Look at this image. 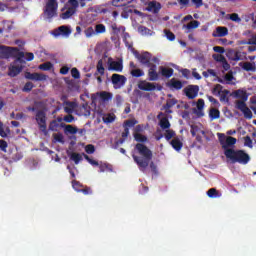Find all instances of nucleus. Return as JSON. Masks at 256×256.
Returning a JSON list of instances; mask_svg holds the SVG:
<instances>
[{
	"instance_id": "1",
	"label": "nucleus",
	"mask_w": 256,
	"mask_h": 256,
	"mask_svg": "<svg viewBox=\"0 0 256 256\" xmlns=\"http://www.w3.org/2000/svg\"><path fill=\"white\" fill-rule=\"evenodd\" d=\"M135 151L141 156L135 154L132 155L134 162L138 165L139 170L144 172L147 170V167L150 166V169L153 173H157V166L154 162H151L153 159L152 150L144 145L143 143H137L135 146Z\"/></svg>"
},
{
	"instance_id": "2",
	"label": "nucleus",
	"mask_w": 256,
	"mask_h": 256,
	"mask_svg": "<svg viewBox=\"0 0 256 256\" xmlns=\"http://www.w3.org/2000/svg\"><path fill=\"white\" fill-rule=\"evenodd\" d=\"M226 159L232 164L248 165L251 162V156L243 149L226 150Z\"/></svg>"
},
{
	"instance_id": "3",
	"label": "nucleus",
	"mask_w": 256,
	"mask_h": 256,
	"mask_svg": "<svg viewBox=\"0 0 256 256\" xmlns=\"http://www.w3.org/2000/svg\"><path fill=\"white\" fill-rule=\"evenodd\" d=\"M25 57V53L19 51L17 47H10L5 45H0V59H9L15 58L14 63L23 64L25 61L23 60Z\"/></svg>"
},
{
	"instance_id": "4",
	"label": "nucleus",
	"mask_w": 256,
	"mask_h": 256,
	"mask_svg": "<svg viewBox=\"0 0 256 256\" xmlns=\"http://www.w3.org/2000/svg\"><path fill=\"white\" fill-rule=\"evenodd\" d=\"M218 141L220 146L224 150V156H226L227 150H234L233 148L237 143V139L233 136H226L224 133H217Z\"/></svg>"
},
{
	"instance_id": "5",
	"label": "nucleus",
	"mask_w": 256,
	"mask_h": 256,
	"mask_svg": "<svg viewBox=\"0 0 256 256\" xmlns=\"http://www.w3.org/2000/svg\"><path fill=\"white\" fill-rule=\"evenodd\" d=\"M134 55L138 59V61L146 67H150L151 65H154V63L159 62V59L153 57L150 52H142L141 54L139 52H135Z\"/></svg>"
},
{
	"instance_id": "6",
	"label": "nucleus",
	"mask_w": 256,
	"mask_h": 256,
	"mask_svg": "<svg viewBox=\"0 0 256 256\" xmlns=\"http://www.w3.org/2000/svg\"><path fill=\"white\" fill-rule=\"evenodd\" d=\"M58 10V2L57 0H48L45 9H44V17L46 20H51L57 16Z\"/></svg>"
},
{
	"instance_id": "7",
	"label": "nucleus",
	"mask_w": 256,
	"mask_h": 256,
	"mask_svg": "<svg viewBox=\"0 0 256 256\" xmlns=\"http://www.w3.org/2000/svg\"><path fill=\"white\" fill-rule=\"evenodd\" d=\"M36 121L39 129L44 135H47L46 113L43 110H38L36 113Z\"/></svg>"
},
{
	"instance_id": "8",
	"label": "nucleus",
	"mask_w": 256,
	"mask_h": 256,
	"mask_svg": "<svg viewBox=\"0 0 256 256\" xmlns=\"http://www.w3.org/2000/svg\"><path fill=\"white\" fill-rule=\"evenodd\" d=\"M111 83L115 89H121L127 83V78L124 75L114 73L111 76Z\"/></svg>"
},
{
	"instance_id": "9",
	"label": "nucleus",
	"mask_w": 256,
	"mask_h": 256,
	"mask_svg": "<svg viewBox=\"0 0 256 256\" xmlns=\"http://www.w3.org/2000/svg\"><path fill=\"white\" fill-rule=\"evenodd\" d=\"M138 88L142 91H154L156 89L158 91H161L163 89V87L160 84L147 82L145 80H140L139 81Z\"/></svg>"
},
{
	"instance_id": "10",
	"label": "nucleus",
	"mask_w": 256,
	"mask_h": 256,
	"mask_svg": "<svg viewBox=\"0 0 256 256\" xmlns=\"http://www.w3.org/2000/svg\"><path fill=\"white\" fill-rule=\"evenodd\" d=\"M25 79L34 81V82H43L46 81L47 76L43 73L34 72L31 73L29 71H26L24 74Z\"/></svg>"
},
{
	"instance_id": "11",
	"label": "nucleus",
	"mask_w": 256,
	"mask_h": 256,
	"mask_svg": "<svg viewBox=\"0 0 256 256\" xmlns=\"http://www.w3.org/2000/svg\"><path fill=\"white\" fill-rule=\"evenodd\" d=\"M236 109L241 111L246 119L253 118V113L251 109L247 106L246 102H240V101L236 102Z\"/></svg>"
},
{
	"instance_id": "12",
	"label": "nucleus",
	"mask_w": 256,
	"mask_h": 256,
	"mask_svg": "<svg viewBox=\"0 0 256 256\" xmlns=\"http://www.w3.org/2000/svg\"><path fill=\"white\" fill-rule=\"evenodd\" d=\"M71 33H72V29L70 26L61 25L60 27H58L53 31L52 35L55 37H59V36L69 37Z\"/></svg>"
},
{
	"instance_id": "13",
	"label": "nucleus",
	"mask_w": 256,
	"mask_h": 256,
	"mask_svg": "<svg viewBox=\"0 0 256 256\" xmlns=\"http://www.w3.org/2000/svg\"><path fill=\"white\" fill-rule=\"evenodd\" d=\"M183 92L188 99L193 100L198 96L199 86L189 85L188 87L184 88Z\"/></svg>"
},
{
	"instance_id": "14",
	"label": "nucleus",
	"mask_w": 256,
	"mask_h": 256,
	"mask_svg": "<svg viewBox=\"0 0 256 256\" xmlns=\"http://www.w3.org/2000/svg\"><path fill=\"white\" fill-rule=\"evenodd\" d=\"M148 80L150 82H156L160 79L159 73L157 72V65L152 64L151 66L148 67Z\"/></svg>"
},
{
	"instance_id": "15",
	"label": "nucleus",
	"mask_w": 256,
	"mask_h": 256,
	"mask_svg": "<svg viewBox=\"0 0 256 256\" xmlns=\"http://www.w3.org/2000/svg\"><path fill=\"white\" fill-rule=\"evenodd\" d=\"M123 69H124V66L121 61H112V59L109 58V67H108L109 71H115V72L121 73L123 72Z\"/></svg>"
},
{
	"instance_id": "16",
	"label": "nucleus",
	"mask_w": 256,
	"mask_h": 256,
	"mask_svg": "<svg viewBox=\"0 0 256 256\" xmlns=\"http://www.w3.org/2000/svg\"><path fill=\"white\" fill-rule=\"evenodd\" d=\"M61 106L64 110V113L71 115L74 113V110L77 107V104L76 102H70L69 100H66L62 102Z\"/></svg>"
},
{
	"instance_id": "17",
	"label": "nucleus",
	"mask_w": 256,
	"mask_h": 256,
	"mask_svg": "<svg viewBox=\"0 0 256 256\" xmlns=\"http://www.w3.org/2000/svg\"><path fill=\"white\" fill-rule=\"evenodd\" d=\"M18 63H13V65H11L9 67V72L8 75L11 78L17 77L22 71H23V66L22 65H17Z\"/></svg>"
},
{
	"instance_id": "18",
	"label": "nucleus",
	"mask_w": 256,
	"mask_h": 256,
	"mask_svg": "<svg viewBox=\"0 0 256 256\" xmlns=\"http://www.w3.org/2000/svg\"><path fill=\"white\" fill-rule=\"evenodd\" d=\"M167 87H169L171 90H181L184 87V83L181 80H177L176 78H172L167 83Z\"/></svg>"
},
{
	"instance_id": "19",
	"label": "nucleus",
	"mask_w": 256,
	"mask_h": 256,
	"mask_svg": "<svg viewBox=\"0 0 256 256\" xmlns=\"http://www.w3.org/2000/svg\"><path fill=\"white\" fill-rule=\"evenodd\" d=\"M226 57H228L232 61L243 60V55L241 54V52L234 49H229L228 53H226Z\"/></svg>"
},
{
	"instance_id": "20",
	"label": "nucleus",
	"mask_w": 256,
	"mask_h": 256,
	"mask_svg": "<svg viewBox=\"0 0 256 256\" xmlns=\"http://www.w3.org/2000/svg\"><path fill=\"white\" fill-rule=\"evenodd\" d=\"M161 10V4L155 1L149 2L146 8V11L151 12L153 14H158Z\"/></svg>"
},
{
	"instance_id": "21",
	"label": "nucleus",
	"mask_w": 256,
	"mask_h": 256,
	"mask_svg": "<svg viewBox=\"0 0 256 256\" xmlns=\"http://www.w3.org/2000/svg\"><path fill=\"white\" fill-rule=\"evenodd\" d=\"M159 74L162 75V77H164L166 79H170L174 74V70H173V68H167L164 66H160Z\"/></svg>"
},
{
	"instance_id": "22",
	"label": "nucleus",
	"mask_w": 256,
	"mask_h": 256,
	"mask_svg": "<svg viewBox=\"0 0 256 256\" xmlns=\"http://www.w3.org/2000/svg\"><path fill=\"white\" fill-rule=\"evenodd\" d=\"M170 145L171 147H173L174 150L176 151H181L184 147V144L182 142V140L179 137H174L171 141H170Z\"/></svg>"
},
{
	"instance_id": "23",
	"label": "nucleus",
	"mask_w": 256,
	"mask_h": 256,
	"mask_svg": "<svg viewBox=\"0 0 256 256\" xmlns=\"http://www.w3.org/2000/svg\"><path fill=\"white\" fill-rule=\"evenodd\" d=\"M234 96H235L236 98H238V99H241V100H239V101H240V102H244V103H246V102L248 101V99H249V96H248L247 92H246V91H243V90H237V91H235V92H234Z\"/></svg>"
},
{
	"instance_id": "24",
	"label": "nucleus",
	"mask_w": 256,
	"mask_h": 256,
	"mask_svg": "<svg viewBox=\"0 0 256 256\" xmlns=\"http://www.w3.org/2000/svg\"><path fill=\"white\" fill-rule=\"evenodd\" d=\"M205 106V102L203 99H199L197 102V109L194 108V114H197L198 117H203L204 113H203V108Z\"/></svg>"
},
{
	"instance_id": "25",
	"label": "nucleus",
	"mask_w": 256,
	"mask_h": 256,
	"mask_svg": "<svg viewBox=\"0 0 256 256\" xmlns=\"http://www.w3.org/2000/svg\"><path fill=\"white\" fill-rule=\"evenodd\" d=\"M177 103H178V100H176L175 98L168 99L167 103L164 105V110L166 111V113L172 114L171 108H173Z\"/></svg>"
},
{
	"instance_id": "26",
	"label": "nucleus",
	"mask_w": 256,
	"mask_h": 256,
	"mask_svg": "<svg viewBox=\"0 0 256 256\" xmlns=\"http://www.w3.org/2000/svg\"><path fill=\"white\" fill-rule=\"evenodd\" d=\"M76 13V10L74 8H67L66 11L62 12L60 14V18L62 20H68L70 19L74 14Z\"/></svg>"
},
{
	"instance_id": "27",
	"label": "nucleus",
	"mask_w": 256,
	"mask_h": 256,
	"mask_svg": "<svg viewBox=\"0 0 256 256\" xmlns=\"http://www.w3.org/2000/svg\"><path fill=\"white\" fill-rule=\"evenodd\" d=\"M216 33L217 35H213L214 37H225L229 34V30L227 27L220 26L216 28Z\"/></svg>"
},
{
	"instance_id": "28",
	"label": "nucleus",
	"mask_w": 256,
	"mask_h": 256,
	"mask_svg": "<svg viewBox=\"0 0 256 256\" xmlns=\"http://www.w3.org/2000/svg\"><path fill=\"white\" fill-rule=\"evenodd\" d=\"M221 116V113H220V110L217 109V108H211L210 111H209V117H210V120L213 121V120H216V119H219Z\"/></svg>"
},
{
	"instance_id": "29",
	"label": "nucleus",
	"mask_w": 256,
	"mask_h": 256,
	"mask_svg": "<svg viewBox=\"0 0 256 256\" xmlns=\"http://www.w3.org/2000/svg\"><path fill=\"white\" fill-rule=\"evenodd\" d=\"M159 126H160V128H162L163 130H169L170 127H171V124H170L168 118H167V117H164V118L160 119V121H159Z\"/></svg>"
},
{
	"instance_id": "30",
	"label": "nucleus",
	"mask_w": 256,
	"mask_h": 256,
	"mask_svg": "<svg viewBox=\"0 0 256 256\" xmlns=\"http://www.w3.org/2000/svg\"><path fill=\"white\" fill-rule=\"evenodd\" d=\"M130 75L134 78H141L144 76V71L141 68H133L130 70Z\"/></svg>"
},
{
	"instance_id": "31",
	"label": "nucleus",
	"mask_w": 256,
	"mask_h": 256,
	"mask_svg": "<svg viewBox=\"0 0 256 256\" xmlns=\"http://www.w3.org/2000/svg\"><path fill=\"white\" fill-rule=\"evenodd\" d=\"M115 118H117V116H115L114 113H107L103 116V121L106 124H110L112 122H115Z\"/></svg>"
},
{
	"instance_id": "32",
	"label": "nucleus",
	"mask_w": 256,
	"mask_h": 256,
	"mask_svg": "<svg viewBox=\"0 0 256 256\" xmlns=\"http://www.w3.org/2000/svg\"><path fill=\"white\" fill-rule=\"evenodd\" d=\"M200 25V22L198 20H193L189 22L187 25H183V28H186L187 30L196 29Z\"/></svg>"
},
{
	"instance_id": "33",
	"label": "nucleus",
	"mask_w": 256,
	"mask_h": 256,
	"mask_svg": "<svg viewBox=\"0 0 256 256\" xmlns=\"http://www.w3.org/2000/svg\"><path fill=\"white\" fill-rule=\"evenodd\" d=\"M135 141L138 143H146L147 136L141 134V133H135L134 134Z\"/></svg>"
},
{
	"instance_id": "34",
	"label": "nucleus",
	"mask_w": 256,
	"mask_h": 256,
	"mask_svg": "<svg viewBox=\"0 0 256 256\" xmlns=\"http://www.w3.org/2000/svg\"><path fill=\"white\" fill-rule=\"evenodd\" d=\"M244 147H248L249 149H253V140L251 136L246 135L244 137Z\"/></svg>"
},
{
	"instance_id": "35",
	"label": "nucleus",
	"mask_w": 256,
	"mask_h": 256,
	"mask_svg": "<svg viewBox=\"0 0 256 256\" xmlns=\"http://www.w3.org/2000/svg\"><path fill=\"white\" fill-rule=\"evenodd\" d=\"M54 65L51 62L43 63L39 66V69L42 71H51L53 69Z\"/></svg>"
},
{
	"instance_id": "36",
	"label": "nucleus",
	"mask_w": 256,
	"mask_h": 256,
	"mask_svg": "<svg viewBox=\"0 0 256 256\" xmlns=\"http://www.w3.org/2000/svg\"><path fill=\"white\" fill-rule=\"evenodd\" d=\"M138 32L141 34V35H152V30L145 27V26H139L138 27Z\"/></svg>"
},
{
	"instance_id": "37",
	"label": "nucleus",
	"mask_w": 256,
	"mask_h": 256,
	"mask_svg": "<svg viewBox=\"0 0 256 256\" xmlns=\"http://www.w3.org/2000/svg\"><path fill=\"white\" fill-rule=\"evenodd\" d=\"M100 98L104 101V102H108L112 99V94L106 91H103L100 93Z\"/></svg>"
},
{
	"instance_id": "38",
	"label": "nucleus",
	"mask_w": 256,
	"mask_h": 256,
	"mask_svg": "<svg viewBox=\"0 0 256 256\" xmlns=\"http://www.w3.org/2000/svg\"><path fill=\"white\" fill-rule=\"evenodd\" d=\"M70 159L73 160L76 165H78V163L83 160V156H81L79 153H72Z\"/></svg>"
},
{
	"instance_id": "39",
	"label": "nucleus",
	"mask_w": 256,
	"mask_h": 256,
	"mask_svg": "<svg viewBox=\"0 0 256 256\" xmlns=\"http://www.w3.org/2000/svg\"><path fill=\"white\" fill-rule=\"evenodd\" d=\"M96 70L98 71V74H100L101 76L104 75L105 68L103 66V61L102 60H98V64L96 65Z\"/></svg>"
},
{
	"instance_id": "40",
	"label": "nucleus",
	"mask_w": 256,
	"mask_h": 256,
	"mask_svg": "<svg viewBox=\"0 0 256 256\" xmlns=\"http://www.w3.org/2000/svg\"><path fill=\"white\" fill-rule=\"evenodd\" d=\"M60 128V124L57 121L53 120L49 124V130L53 132H57Z\"/></svg>"
},
{
	"instance_id": "41",
	"label": "nucleus",
	"mask_w": 256,
	"mask_h": 256,
	"mask_svg": "<svg viewBox=\"0 0 256 256\" xmlns=\"http://www.w3.org/2000/svg\"><path fill=\"white\" fill-rule=\"evenodd\" d=\"M106 32V27L104 24L95 25V33L96 34H103Z\"/></svg>"
},
{
	"instance_id": "42",
	"label": "nucleus",
	"mask_w": 256,
	"mask_h": 256,
	"mask_svg": "<svg viewBox=\"0 0 256 256\" xmlns=\"http://www.w3.org/2000/svg\"><path fill=\"white\" fill-rule=\"evenodd\" d=\"M228 19L233 21L234 23H241V18L237 13L229 14Z\"/></svg>"
},
{
	"instance_id": "43",
	"label": "nucleus",
	"mask_w": 256,
	"mask_h": 256,
	"mask_svg": "<svg viewBox=\"0 0 256 256\" xmlns=\"http://www.w3.org/2000/svg\"><path fill=\"white\" fill-rule=\"evenodd\" d=\"M176 133L174 130L167 129L165 133V138L169 142L171 139L175 138Z\"/></svg>"
},
{
	"instance_id": "44",
	"label": "nucleus",
	"mask_w": 256,
	"mask_h": 256,
	"mask_svg": "<svg viewBox=\"0 0 256 256\" xmlns=\"http://www.w3.org/2000/svg\"><path fill=\"white\" fill-rule=\"evenodd\" d=\"M34 87L35 86L32 82H26L24 87L22 88V91L28 93V92H31Z\"/></svg>"
},
{
	"instance_id": "45",
	"label": "nucleus",
	"mask_w": 256,
	"mask_h": 256,
	"mask_svg": "<svg viewBox=\"0 0 256 256\" xmlns=\"http://www.w3.org/2000/svg\"><path fill=\"white\" fill-rule=\"evenodd\" d=\"M222 89H223V86L220 85V84H216L212 90V93L216 96H219L221 95V92H222Z\"/></svg>"
},
{
	"instance_id": "46",
	"label": "nucleus",
	"mask_w": 256,
	"mask_h": 256,
	"mask_svg": "<svg viewBox=\"0 0 256 256\" xmlns=\"http://www.w3.org/2000/svg\"><path fill=\"white\" fill-rule=\"evenodd\" d=\"M72 186L74 190L77 191L78 193H80L81 188H83V184H81L79 181H76V180L72 181Z\"/></svg>"
},
{
	"instance_id": "47",
	"label": "nucleus",
	"mask_w": 256,
	"mask_h": 256,
	"mask_svg": "<svg viewBox=\"0 0 256 256\" xmlns=\"http://www.w3.org/2000/svg\"><path fill=\"white\" fill-rule=\"evenodd\" d=\"M99 168H100V172L101 173H104L105 171H112V165H110V164H101L100 166H99Z\"/></svg>"
},
{
	"instance_id": "48",
	"label": "nucleus",
	"mask_w": 256,
	"mask_h": 256,
	"mask_svg": "<svg viewBox=\"0 0 256 256\" xmlns=\"http://www.w3.org/2000/svg\"><path fill=\"white\" fill-rule=\"evenodd\" d=\"M53 138L58 143H64V136L62 133H55L53 134Z\"/></svg>"
},
{
	"instance_id": "49",
	"label": "nucleus",
	"mask_w": 256,
	"mask_h": 256,
	"mask_svg": "<svg viewBox=\"0 0 256 256\" xmlns=\"http://www.w3.org/2000/svg\"><path fill=\"white\" fill-rule=\"evenodd\" d=\"M66 133H70L72 135H75L77 133V129L73 127L72 125H66V128L64 129Z\"/></svg>"
},
{
	"instance_id": "50",
	"label": "nucleus",
	"mask_w": 256,
	"mask_h": 256,
	"mask_svg": "<svg viewBox=\"0 0 256 256\" xmlns=\"http://www.w3.org/2000/svg\"><path fill=\"white\" fill-rule=\"evenodd\" d=\"M138 122L135 119H130L124 122V126L126 128H132L134 127Z\"/></svg>"
},
{
	"instance_id": "51",
	"label": "nucleus",
	"mask_w": 256,
	"mask_h": 256,
	"mask_svg": "<svg viewBox=\"0 0 256 256\" xmlns=\"http://www.w3.org/2000/svg\"><path fill=\"white\" fill-rule=\"evenodd\" d=\"M207 195L209 198H216V197H218V191L216 188H212V189L208 190Z\"/></svg>"
},
{
	"instance_id": "52",
	"label": "nucleus",
	"mask_w": 256,
	"mask_h": 256,
	"mask_svg": "<svg viewBox=\"0 0 256 256\" xmlns=\"http://www.w3.org/2000/svg\"><path fill=\"white\" fill-rule=\"evenodd\" d=\"M68 4L71 5L69 8L73 9L74 11H77V8L79 7V3L77 0H69Z\"/></svg>"
},
{
	"instance_id": "53",
	"label": "nucleus",
	"mask_w": 256,
	"mask_h": 256,
	"mask_svg": "<svg viewBox=\"0 0 256 256\" xmlns=\"http://www.w3.org/2000/svg\"><path fill=\"white\" fill-rule=\"evenodd\" d=\"M79 193H83L84 195H91L93 191L90 187L83 186Z\"/></svg>"
},
{
	"instance_id": "54",
	"label": "nucleus",
	"mask_w": 256,
	"mask_h": 256,
	"mask_svg": "<svg viewBox=\"0 0 256 256\" xmlns=\"http://www.w3.org/2000/svg\"><path fill=\"white\" fill-rule=\"evenodd\" d=\"M85 151L87 154H94L95 153V146L93 144H88L85 147Z\"/></svg>"
},
{
	"instance_id": "55",
	"label": "nucleus",
	"mask_w": 256,
	"mask_h": 256,
	"mask_svg": "<svg viewBox=\"0 0 256 256\" xmlns=\"http://www.w3.org/2000/svg\"><path fill=\"white\" fill-rule=\"evenodd\" d=\"M83 155H84L85 160H86L89 164H91L92 166H99V162H97V161L91 159V158H90L88 155H86V154H83Z\"/></svg>"
},
{
	"instance_id": "56",
	"label": "nucleus",
	"mask_w": 256,
	"mask_h": 256,
	"mask_svg": "<svg viewBox=\"0 0 256 256\" xmlns=\"http://www.w3.org/2000/svg\"><path fill=\"white\" fill-rule=\"evenodd\" d=\"M213 59L221 63L226 61V58L222 54H214Z\"/></svg>"
},
{
	"instance_id": "57",
	"label": "nucleus",
	"mask_w": 256,
	"mask_h": 256,
	"mask_svg": "<svg viewBox=\"0 0 256 256\" xmlns=\"http://www.w3.org/2000/svg\"><path fill=\"white\" fill-rule=\"evenodd\" d=\"M7 147H8V143L7 141L0 139V150H2L3 152H7Z\"/></svg>"
},
{
	"instance_id": "58",
	"label": "nucleus",
	"mask_w": 256,
	"mask_h": 256,
	"mask_svg": "<svg viewBox=\"0 0 256 256\" xmlns=\"http://www.w3.org/2000/svg\"><path fill=\"white\" fill-rule=\"evenodd\" d=\"M94 35H95V31H94L93 27H89V28H87V29L85 30V36H86L87 38H90V37H92V36H94Z\"/></svg>"
},
{
	"instance_id": "59",
	"label": "nucleus",
	"mask_w": 256,
	"mask_h": 256,
	"mask_svg": "<svg viewBox=\"0 0 256 256\" xmlns=\"http://www.w3.org/2000/svg\"><path fill=\"white\" fill-rule=\"evenodd\" d=\"M71 75L75 80L80 79V72L76 68H72Z\"/></svg>"
},
{
	"instance_id": "60",
	"label": "nucleus",
	"mask_w": 256,
	"mask_h": 256,
	"mask_svg": "<svg viewBox=\"0 0 256 256\" xmlns=\"http://www.w3.org/2000/svg\"><path fill=\"white\" fill-rule=\"evenodd\" d=\"M75 120V117L72 114H68L63 117V121L66 123H72Z\"/></svg>"
},
{
	"instance_id": "61",
	"label": "nucleus",
	"mask_w": 256,
	"mask_h": 256,
	"mask_svg": "<svg viewBox=\"0 0 256 256\" xmlns=\"http://www.w3.org/2000/svg\"><path fill=\"white\" fill-rule=\"evenodd\" d=\"M164 32H165L166 37L169 41H174L175 40V35L170 30H165Z\"/></svg>"
},
{
	"instance_id": "62",
	"label": "nucleus",
	"mask_w": 256,
	"mask_h": 256,
	"mask_svg": "<svg viewBox=\"0 0 256 256\" xmlns=\"http://www.w3.org/2000/svg\"><path fill=\"white\" fill-rule=\"evenodd\" d=\"M243 69L245 71H253L255 68H254L253 64H251L250 62H247L244 64Z\"/></svg>"
},
{
	"instance_id": "63",
	"label": "nucleus",
	"mask_w": 256,
	"mask_h": 256,
	"mask_svg": "<svg viewBox=\"0 0 256 256\" xmlns=\"http://www.w3.org/2000/svg\"><path fill=\"white\" fill-rule=\"evenodd\" d=\"M191 3L194 4V7L197 9L203 6V0H191Z\"/></svg>"
},
{
	"instance_id": "64",
	"label": "nucleus",
	"mask_w": 256,
	"mask_h": 256,
	"mask_svg": "<svg viewBox=\"0 0 256 256\" xmlns=\"http://www.w3.org/2000/svg\"><path fill=\"white\" fill-rule=\"evenodd\" d=\"M247 45H254L256 46V36H251L250 39L246 42Z\"/></svg>"
}]
</instances>
